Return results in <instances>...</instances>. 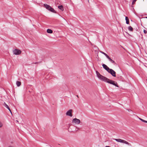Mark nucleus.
Returning a JSON list of instances; mask_svg holds the SVG:
<instances>
[{"label": "nucleus", "mask_w": 147, "mask_h": 147, "mask_svg": "<svg viewBox=\"0 0 147 147\" xmlns=\"http://www.w3.org/2000/svg\"><path fill=\"white\" fill-rule=\"evenodd\" d=\"M76 96H77V97L78 98V95H77Z\"/></svg>", "instance_id": "29"}, {"label": "nucleus", "mask_w": 147, "mask_h": 147, "mask_svg": "<svg viewBox=\"0 0 147 147\" xmlns=\"http://www.w3.org/2000/svg\"><path fill=\"white\" fill-rule=\"evenodd\" d=\"M13 53L15 55H18L20 54L21 51L20 50L18 49H15L13 51Z\"/></svg>", "instance_id": "5"}, {"label": "nucleus", "mask_w": 147, "mask_h": 147, "mask_svg": "<svg viewBox=\"0 0 147 147\" xmlns=\"http://www.w3.org/2000/svg\"><path fill=\"white\" fill-rule=\"evenodd\" d=\"M80 129H81L80 128H79L78 127H76V129H77V130H78Z\"/></svg>", "instance_id": "25"}, {"label": "nucleus", "mask_w": 147, "mask_h": 147, "mask_svg": "<svg viewBox=\"0 0 147 147\" xmlns=\"http://www.w3.org/2000/svg\"><path fill=\"white\" fill-rule=\"evenodd\" d=\"M122 143H125L126 144H127L128 145H129V143L127 141L123 140V141Z\"/></svg>", "instance_id": "18"}, {"label": "nucleus", "mask_w": 147, "mask_h": 147, "mask_svg": "<svg viewBox=\"0 0 147 147\" xmlns=\"http://www.w3.org/2000/svg\"><path fill=\"white\" fill-rule=\"evenodd\" d=\"M72 110L70 109L66 113V115L67 116H69L70 117H72V115L71 113Z\"/></svg>", "instance_id": "7"}, {"label": "nucleus", "mask_w": 147, "mask_h": 147, "mask_svg": "<svg viewBox=\"0 0 147 147\" xmlns=\"http://www.w3.org/2000/svg\"><path fill=\"white\" fill-rule=\"evenodd\" d=\"M4 103L5 104V106L9 110L10 112L12 114L11 111L9 107L8 106L7 104H6L5 102Z\"/></svg>", "instance_id": "12"}, {"label": "nucleus", "mask_w": 147, "mask_h": 147, "mask_svg": "<svg viewBox=\"0 0 147 147\" xmlns=\"http://www.w3.org/2000/svg\"><path fill=\"white\" fill-rule=\"evenodd\" d=\"M58 8L62 11L64 10V8L63 6L62 5L58 6Z\"/></svg>", "instance_id": "13"}, {"label": "nucleus", "mask_w": 147, "mask_h": 147, "mask_svg": "<svg viewBox=\"0 0 147 147\" xmlns=\"http://www.w3.org/2000/svg\"><path fill=\"white\" fill-rule=\"evenodd\" d=\"M128 111H129V112H130V111H131V110L130 109H128Z\"/></svg>", "instance_id": "26"}, {"label": "nucleus", "mask_w": 147, "mask_h": 147, "mask_svg": "<svg viewBox=\"0 0 147 147\" xmlns=\"http://www.w3.org/2000/svg\"><path fill=\"white\" fill-rule=\"evenodd\" d=\"M3 125V124L2 123H1V121H0V127H1Z\"/></svg>", "instance_id": "21"}, {"label": "nucleus", "mask_w": 147, "mask_h": 147, "mask_svg": "<svg viewBox=\"0 0 147 147\" xmlns=\"http://www.w3.org/2000/svg\"><path fill=\"white\" fill-rule=\"evenodd\" d=\"M109 61H110L111 63H113V64L114 65H116V63L115 62V61H114L112 59H111L110 58L109 59Z\"/></svg>", "instance_id": "10"}, {"label": "nucleus", "mask_w": 147, "mask_h": 147, "mask_svg": "<svg viewBox=\"0 0 147 147\" xmlns=\"http://www.w3.org/2000/svg\"><path fill=\"white\" fill-rule=\"evenodd\" d=\"M47 32L48 33L51 34L53 33V31L51 29H48L47 30Z\"/></svg>", "instance_id": "14"}, {"label": "nucleus", "mask_w": 147, "mask_h": 147, "mask_svg": "<svg viewBox=\"0 0 147 147\" xmlns=\"http://www.w3.org/2000/svg\"><path fill=\"white\" fill-rule=\"evenodd\" d=\"M137 0H134L132 2V4H134L136 1Z\"/></svg>", "instance_id": "24"}, {"label": "nucleus", "mask_w": 147, "mask_h": 147, "mask_svg": "<svg viewBox=\"0 0 147 147\" xmlns=\"http://www.w3.org/2000/svg\"><path fill=\"white\" fill-rule=\"evenodd\" d=\"M100 52L101 53L104 54L105 56L107 54L105 53L104 52H103L102 51H100Z\"/></svg>", "instance_id": "20"}, {"label": "nucleus", "mask_w": 147, "mask_h": 147, "mask_svg": "<svg viewBox=\"0 0 147 147\" xmlns=\"http://www.w3.org/2000/svg\"><path fill=\"white\" fill-rule=\"evenodd\" d=\"M125 19L126 20V24H129V19L127 17H125Z\"/></svg>", "instance_id": "11"}, {"label": "nucleus", "mask_w": 147, "mask_h": 147, "mask_svg": "<svg viewBox=\"0 0 147 147\" xmlns=\"http://www.w3.org/2000/svg\"><path fill=\"white\" fill-rule=\"evenodd\" d=\"M106 57L109 59L110 58V57L107 55V54L105 56Z\"/></svg>", "instance_id": "22"}, {"label": "nucleus", "mask_w": 147, "mask_h": 147, "mask_svg": "<svg viewBox=\"0 0 147 147\" xmlns=\"http://www.w3.org/2000/svg\"><path fill=\"white\" fill-rule=\"evenodd\" d=\"M44 6L48 10H49L50 11H51L54 13H56V12L55 11V10L53 8H52V7L50 6L49 5L47 4H44Z\"/></svg>", "instance_id": "1"}, {"label": "nucleus", "mask_w": 147, "mask_h": 147, "mask_svg": "<svg viewBox=\"0 0 147 147\" xmlns=\"http://www.w3.org/2000/svg\"><path fill=\"white\" fill-rule=\"evenodd\" d=\"M96 74L97 77L101 80L104 81L106 78V77H104L101 75L97 71H96Z\"/></svg>", "instance_id": "2"}, {"label": "nucleus", "mask_w": 147, "mask_h": 147, "mask_svg": "<svg viewBox=\"0 0 147 147\" xmlns=\"http://www.w3.org/2000/svg\"><path fill=\"white\" fill-rule=\"evenodd\" d=\"M139 119L141 120L142 121L144 122H145V123H147V121H145L144 119H141V118H139Z\"/></svg>", "instance_id": "19"}, {"label": "nucleus", "mask_w": 147, "mask_h": 147, "mask_svg": "<svg viewBox=\"0 0 147 147\" xmlns=\"http://www.w3.org/2000/svg\"><path fill=\"white\" fill-rule=\"evenodd\" d=\"M128 29L129 31H133V28L131 26H129L128 27Z\"/></svg>", "instance_id": "17"}, {"label": "nucleus", "mask_w": 147, "mask_h": 147, "mask_svg": "<svg viewBox=\"0 0 147 147\" xmlns=\"http://www.w3.org/2000/svg\"><path fill=\"white\" fill-rule=\"evenodd\" d=\"M112 85L115 86L116 87H118V86L117 85V84L116 82L114 81V82L112 84Z\"/></svg>", "instance_id": "16"}, {"label": "nucleus", "mask_w": 147, "mask_h": 147, "mask_svg": "<svg viewBox=\"0 0 147 147\" xmlns=\"http://www.w3.org/2000/svg\"><path fill=\"white\" fill-rule=\"evenodd\" d=\"M72 123H75L76 124H79L80 123H81L80 120L76 118L73 119L72 121Z\"/></svg>", "instance_id": "3"}, {"label": "nucleus", "mask_w": 147, "mask_h": 147, "mask_svg": "<svg viewBox=\"0 0 147 147\" xmlns=\"http://www.w3.org/2000/svg\"><path fill=\"white\" fill-rule=\"evenodd\" d=\"M145 18H146L147 19V17H145Z\"/></svg>", "instance_id": "30"}, {"label": "nucleus", "mask_w": 147, "mask_h": 147, "mask_svg": "<svg viewBox=\"0 0 147 147\" xmlns=\"http://www.w3.org/2000/svg\"><path fill=\"white\" fill-rule=\"evenodd\" d=\"M17 121V122H18V121H17H17Z\"/></svg>", "instance_id": "31"}, {"label": "nucleus", "mask_w": 147, "mask_h": 147, "mask_svg": "<svg viewBox=\"0 0 147 147\" xmlns=\"http://www.w3.org/2000/svg\"><path fill=\"white\" fill-rule=\"evenodd\" d=\"M108 72L110 74L113 76L116 77V72L113 69H110Z\"/></svg>", "instance_id": "4"}, {"label": "nucleus", "mask_w": 147, "mask_h": 147, "mask_svg": "<svg viewBox=\"0 0 147 147\" xmlns=\"http://www.w3.org/2000/svg\"><path fill=\"white\" fill-rule=\"evenodd\" d=\"M36 63H35V64H36Z\"/></svg>", "instance_id": "32"}, {"label": "nucleus", "mask_w": 147, "mask_h": 147, "mask_svg": "<svg viewBox=\"0 0 147 147\" xmlns=\"http://www.w3.org/2000/svg\"><path fill=\"white\" fill-rule=\"evenodd\" d=\"M9 147H14L12 146H9Z\"/></svg>", "instance_id": "28"}, {"label": "nucleus", "mask_w": 147, "mask_h": 147, "mask_svg": "<svg viewBox=\"0 0 147 147\" xmlns=\"http://www.w3.org/2000/svg\"><path fill=\"white\" fill-rule=\"evenodd\" d=\"M114 140H115V141H117V142H121V143H122L123 141V140H121L120 139H114Z\"/></svg>", "instance_id": "9"}, {"label": "nucleus", "mask_w": 147, "mask_h": 147, "mask_svg": "<svg viewBox=\"0 0 147 147\" xmlns=\"http://www.w3.org/2000/svg\"><path fill=\"white\" fill-rule=\"evenodd\" d=\"M143 31L144 34H146L147 33V31L145 30H144Z\"/></svg>", "instance_id": "23"}, {"label": "nucleus", "mask_w": 147, "mask_h": 147, "mask_svg": "<svg viewBox=\"0 0 147 147\" xmlns=\"http://www.w3.org/2000/svg\"><path fill=\"white\" fill-rule=\"evenodd\" d=\"M16 84L18 86H20L21 84V82H20L17 81L16 82Z\"/></svg>", "instance_id": "15"}, {"label": "nucleus", "mask_w": 147, "mask_h": 147, "mask_svg": "<svg viewBox=\"0 0 147 147\" xmlns=\"http://www.w3.org/2000/svg\"><path fill=\"white\" fill-rule=\"evenodd\" d=\"M104 81L105 82L108 83L110 84H112L114 82L112 80H110L106 77V78L105 79V80H104Z\"/></svg>", "instance_id": "6"}, {"label": "nucleus", "mask_w": 147, "mask_h": 147, "mask_svg": "<svg viewBox=\"0 0 147 147\" xmlns=\"http://www.w3.org/2000/svg\"><path fill=\"white\" fill-rule=\"evenodd\" d=\"M105 147H110V146H105Z\"/></svg>", "instance_id": "27"}, {"label": "nucleus", "mask_w": 147, "mask_h": 147, "mask_svg": "<svg viewBox=\"0 0 147 147\" xmlns=\"http://www.w3.org/2000/svg\"><path fill=\"white\" fill-rule=\"evenodd\" d=\"M102 66L103 68L108 71L109 69H110L106 65L103 64H102Z\"/></svg>", "instance_id": "8"}]
</instances>
